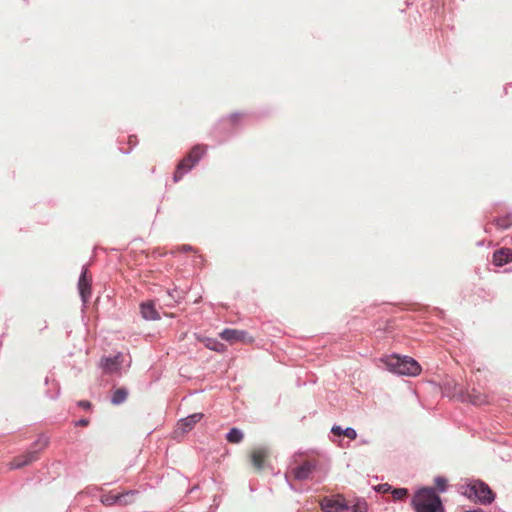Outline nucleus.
I'll return each instance as SVG.
<instances>
[{
	"mask_svg": "<svg viewBox=\"0 0 512 512\" xmlns=\"http://www.w3.org/2000/svg\"><path fill=\"white\" fill-rule=\"evenodd\" d=\"M368 511V504L363 498L356 499L355 503L351 506H349L346 503L345 512H367Z\"/></svg>",
	"mask_w": 512,
	"mask_h": 512,
	"instance_id": "16",
	"label": "nucleus"
},
{
	"mask_svg": "<svg viewBox=\"0 0 512 512\" xmlns=\"http://www.w3.org/2000/svg\"><path fill=\"white\" fill-rule=\"evenodd\" d=\"M459 490L463 496L483 505L490 504L495 499V493L482 480H471L461 485Z\"/></svg>",
	"mask_w": 512,
	"mask_h": 512,
	"instance_id": "1",
	"label": "nucleus"
},
{
	"mask_svg": "<svg viewBox=\"0 0 512 512\" xmlns=\"http://www.w3.org/2000/svg\"><path fill=\"white\" fill-rule=\"evenodd\" d=\"M87 273L88 268L83 266L81 275L78 280V291L84 307L88 303L91 296V278L88 277Z\"/></svg>",
	"mask_w": 512,
	"mask_h": 512,
	"instance_id": "6",
	"label": "nucleus"
},
{
	"mask_svg": "<svg viewBox=\"0 0 512 512\" xmlns=\"http://www.w3.org/2000/svg\"><path fill=\"white\" fill-rule=\"evenodd\" d=\"M343 430L344 428H342L340 425H334L332 428H331V432L334 434V435H343Z\"/></svg>",
	"mask_w": 512,
	"mask_h": 512,
	"instance_id": "26",
	"label": "nucleus"
},
{
	"mask_svg": "<svg viewBox=\"0 0 512 512\" xmlns=\"http://www.w3.org/2000/svg\"><path fill=\"white\" fill-rule=\"evenodd\" d=\"M393 498L396 500L402 499L404 496L407 495V489L405 488H398L394 489L392 492Z\"/></svg>",
	"mask_w": 512,
	"mask_h": 512,
	"instance_id": "24",
	"label": "nucleus"
},
{
	"mask_svg": "<svg viewBox=\"0 0 512 512\" xmlns=\"http://www.w3.org/2000/svg\"><path fill=\"white\" fill-rule=\"evenodd\" d=\"M320 507L324 512H345L346 501L341 494L336 497H324L320 501Z\"/></svg>",
	"mask_w": 512,
	"mask_h": 512,
	"instance_id": "5",
	"label": "nucleus"
},
{
	"mask_svg": "<svg viewBox=\"0 0 512 512\" xmlns=\"http://www.w3.org/2000/svg\"><path fill=\"white\" fill-rule=\"evenodd\" d=\"M100 501L107 506L118 504V494H113L112 492L103 494L100 497Z\"/></svg>",
	"mask_w": 512,
	"mask_h": 512,
	"instance_id": "21",
	"label": "nucleus"
},
{
	"mask_svg": "<svg viewBox=\"0 0 512 512\" xmlns=\"http://www.w3.org/2000/svg\"><path fill=\"white\" fill-rule=\"evenodd\" d=\"M37 458V450H32V451H28L27 453H25L24 455L20 456V457H17L15 458L11 463H10V468L11 469H19V468H22L28 464H30L31 462H33L34 460H36Z\"/></svg>",
	"mask_w": 512,
	"mask_h": 512,
	"instance_id": "10",
	"label": "nucleus"
},
{
	"mask_svg": "<svg viewBox=\"0 0 512 512\" xmlns=\"http://www.w3.org/2000/svg\"><path fill=\"white\" fill-rule=\"evenodd\" d=\"M123 355L118 353L113 357H104L101 359V367L106 373H117L121 370Z\"/></svg>",
	"mask_w": 512,
	"mask_h": 512,
	"instance_id": "8",
	"label": "nucleus"
},
{
	"mask_svg": "<svg viewBox=\"0 0 512 512\" xmlns=\"http://www.w3.org/2000/svg\"><path fill=\"white\" fill-rule=\"evenodd\" d=\"M361 443H362V444H367V443H368V441H366V440H362V441H361Z\"/></svg>",
	"mask_w": 512,
	"mask_h": 512,
	"instance_id": "37",
	"label": "nucleus"
},
{
	"mask_svg": "<svg viewBox=\"0 0 512 512\" xmlns=\"http://www.w3.org/2000/svg\"><path fill=\"white\" fill-rule=\"evenodd\" d=\"M142 317L146 320H158L160 319L159 313L155 309L153 302H145L140 307Z\"/></svg>",
	"mask_w": 512,
	"mask_h": 512,
	"instance_id": "14",
	"label": "nucleus"
},
{
	"mask_svg": "<svg viewBox=\"0 0 512 512\" xmlns=\"http://www.w3.org/2000/svg\"><path fill=\"white\" fill-rule=\"evenodd\" d=\"M128 396V391L125 388L116 389L111 397V402L115 405L122 404Z\"/></svg>",
	"mask_w": 512,
	"mask_h": 512,
	"instance_id": "19",
	"label": "nucleus"
},
{
	"mask_svg": "<svg viewBox=\"0 0 512 512\" xmlns=\"http://www.w3.org/2000/svg\"><path fill=\"white\" fill-rule=\"evenodd\" d=\"M466 512H479V510H469V511H466Z\"/></svg>",
	"mask_w": 512,
	"mask_h": 512,
	"instance_id": "38",
	"label": "nucleus"
},
{
	"mask_svg": "<svg viewBox=\"0 0 512 512\" xmlns=\"http://www.w3.org/2000/svg\"><path fill=\"white\" fill-rule=\"evenodd\" d=\"M203 418V414L202 413H194V414H191L183 419H181L179 421V428L183 431V432H188L190 431L196 423H198L201 419Z\"/></svg>",
	"mask_w": 512,
	"mask_h": 512,
	"instance_id": "12",
	"label": "nucleus"
},
{
	"mask_svg": "<svg viewBox=\"0 0 512 512\" xmlns=\"http://www.w3.org/2000/svg\"><path fill=\"white\" fill-rule=\"evenodd\" d=\"M221 339L229 342V343H236V342H245V343H251L253 341L252 337L249 336V334L244 330H238V329H230L226 328L220 333Z\"/></svg>",
	"mask_w": 512,
	"mask_h": 512,
	"instance_id": "7",
	"label": "nucleus"
},
{
	"mask_svg": "<svg viewBox=\"0 0 512 512\" xmlns=\"http://www.w3.org/2000/svg\"><path fill=\"white\" fill-rule=\"evenodd\" d=\"M88 423H89V421L87 419H80L79 421H77L76 425L87 426Z\"/></svg>",
	"mask_w": 512,
	"mask_h": 512,
	"instance_id": "30",
	"label": "nucleus"
},
{
	"mask_svg": "<svg viewBox=\"0 0 512 512\" xmlns=\"http://www.w3.org/2000/svg\"><path fill=\"white\" fill-rule=\"evenodd\" d=\"M417 369H418V375H419L421 373V370H422V368H421L419 363H418Z\"/></svg>",
	"mask_w": 512,
	"mask_h": 512,
	"instance_id": "36",
	"label": "nucleus"
},
{
	"mask_svg": "<svg viewBox=\"0 0 512 512\" xmlns=\"http://www.w3.org/2000/svg\"><path fill=\"white\" fill-rule=\"evenodd\" d=\"M410 505L416 511V492L411 497Z\"/></svg>",
	"mask_w": 512,
	"mask_h": 512,
	"instance_id": "29",
	"label": "nucleus"
},
{
	"mask_svg": "<svg viewBox=\"0 0 512 512\" xmlns=\"http://www.w3.org/2000/svg\"><path fill=\"white\" fill-rule=\"evenodd\" d=\"M436 493H445L448 490V480L443 476H436L434 478Z\"/></svg>",
	"mask_w": 512,
	"mask_h": 512,
	"instance_id": "20",
	"label": "nucleus"
},
{
	"mask_svg": "<svg viewBox=\"0 0 512 512\" xmlns=\"http://www.w3.org/2000/svg\"><path fill=\"white\" fill-rule=\"evenodd\" d=\"M315 469V464L311 461H305L300 466L295 467L291 470L296 480H307L311 477L312 472Z\"/></svg>",
	"mask_w": 512,
	"mask_h": 512,
	"instance_id": "9",
	"label": "nucleus"
},
{
	"mask_svg": "<svg viewBox=\"0 0 512 512\" xmlns=\"http://www.w3.org/2000/svg\"><path fill=\"white\" fill-rule=\"evenodd\" d=\"M137 490H128L118 494V505L127 506L135 501Z\"/></svg>",
	"mask_w": 512,
	"mask_h": 512,
	"instance_id": "15",
	"label": "nucleus"
},
{
	"mask_svg": "<svg viewBox=\"0 0 512 512\" xmlns=\"http://www.w3.org/2000/svg\"><path fill=\"white\" fill-rule=\"evenodd\" d=\"M381 363L388 371L400 376L416 375V360L398 354L389 355L381 359Z\"/></svg>",
	"mask_w": 512,
	"mask_h": 512,
	"instance_id": "2",
	"label": "nucleus"
},
{
	"mask_svg": "<svg viewBox=\"0 0 512 512\" xmlns=\"http://www.w3.org/2000/svg\"><path fill=\"white\" fill-rule=\"evenodd\" d=\"M418 512H445V506L436 490L430 486L418 488Z\"/></svg>",
	"mask_w": 512,
	"mask_h": 512,
	"instance_id": "3",
	"label": "nucleus"
},
{
	"mask_svg": "<svg viewBox=\"0 0 512 512\" xmlns=\"http://www.w3.org/2000/svg\"><path fill=\"white\" fill-rule=\"evenodd\" d=\"M484 245V240L477 242V246L481 247Z\"/></svg>",
	"mask_w": 512,
	"mask_h": 512,
	"instance_id": "35",
	"label": "nucleus"
},
{
	"mask_svg": "<svg viewBox=\"0 0 512 512\" xmlns=\"http://www.w3.org/2000/svg\"><path fill=\"white\" fill-rule=\"evenodd\" d=\"M244 438L243 432L238 428H231L229 432L226 434V440L229 443L238 444Z\"/></svg>",
	"mask_w": 512,
	"mask_h": 512,
	"instance_id": "18",
	"label": "nucleus"
},
{
	"mask_svg": "<svg viewBox=\"0 0 512 512\" xmlns=\"http://www.w3.org/2000/svg\"><path fill=\"white\" fill-rule=\"evenodd\" d=\"M78 405L84 409L90 408L91 404L88 401H79Z\"/></svg>",
	"mask_w": 512,
	"mask_h": 512,
	"instance_id": "28",
	"label": "nucleus"
},
{
	"mask_svg": "<svg viewBox=\"0 0 512 512\" xmlns=\"http://www.w3.org/2000/svg\"><path fill=\"white\" fill-rule=\"evenodd\" d=\"M512 261V250L501 248L493 253V263L496 266H503Z\"/></svg>",
	"mask_w": 512,
	"mask_h": 512,
	"instance_id": "11",
	"label": "nucleus"
},
{
	"mask_svg": "<svg viewBox=\"0 0 512 512\" xmlns=\"http://www.w3.org/2000/svg\"><path fill=\"white\" fill-rule=\"evenodd\" d=\"M391 489V486L387 483H384V484H380L378 485V487L376 488V490L378 492H382V493H386L388 492L389 490Z\"/></svg>",
	"mask_w": 512,
	"mask_h": 512,
	"instance_id": "27",
	"label": "nucleus"
},
{
	"mask_svg": "<svg viewBox=\"0 0 512 512\" xmlns=\"http://www.w3.org/2000/svg\"><path fill=\"white\" fill-rule=\"evenodd\" d=\"M182 249H183V251L187 252V251H191L192 247L189 245H184Z\"/></svg>",
	"mask_w": 512,
	"mask_h": 512,
	"instance_id": "31",
	"label": "nucleus"
},
{
	"mask_svg": "<svg viewBox=\"0 0 512 512\" xmlns=\"http://www.w3.org/2000/svg\"><path fill=\"white\" fill-rule=\"evenodd\" d=\"M205 151L206 147L203 145L194 146L188 156L178 164L173 177L174 181H180L184 174L190 171L191 168L202 158Z\"/></svg>",
	"mask_w": 512,
	"mask_h": 512,
	"instance_id": "4",
	"label": "nucleus"
},
{
	"mask_svg": "<svg viewBox=\"0 0 512 512\" xmlns=\"http://www.w3.org/2000/svg\"><path fill=\"white\" fill-rule=\"evenodd\" d=\"M469 398H470V402L474 405H482L483 403H485V399L480 394L479 395L471 394V395H469Z\"/></svg>",
	"mask_w": 512,
	"mask_h": 512,
	"instance_id": "25",
	"label": "nucleus"
},
{
	"mask_svg": "<svg viewBox=\"0 0 512 512\" xmlns=\"http://www.w3.org/2000/svg\"><path fill=\"white\" fill-rule=\"evenodd\" d=\"M285 478H286V480H287V481H289V480H288V475H285ZM288 483H289L290 488H291L292 490H294L293 485H292L290 482H288Z\"/></svg>",
	"mask_w": 512,
	"mask_h": 512,
	"instance_id": "33",
	"label": "nucleus"
},
{
	"mask_svg": "<svg viewBox=\"0 0 512 512\" xmlns=\"http://www.w3.org/2000/svg\"><path fill=\"white\" fill-rule=\"evenodd\" d=\"M268 455V450L264 447L256 448L251 456L252 464L258 470L264 467V460Z\"/></svg>",
	"mask_w": 512,
	"mask_h": 512,
	"instance_id": "13",
	"label": "nucleus"
},
{
	"mask_svg": "<svg viewBox=\"0 0 512 512\" xmlns=\"http://www.w3.org/2000/svg\"><path fill=\"white\" fill-rule=\"evenodd\" d=\"M205 345L210 350H214V351H217V352H221V351L224 350V345L222 343L218 342L217 340L212 339V338H207Z\"/></svg>",
	"mask_w": 512,
	"mask_h": 512,
	"instance_id": "22",
	"label": "nucleus"
},
{
	"mask_svg": "<svg viewBox=\"0 0 512 512\" xmlns=\"http://www.w3.org/2000/svg\"><path fill=\"white\" fill-rule=\"evenodd\" d=\"M343 435L351 440H354L357 437V432L352 427H346L343 430Z\"/></svg>",
	"mask_w": 512,
	"mask_h": 512,
	"instance_id": "23",
	"label": "nucleus"
},
{
	"mask_svg": "<svg viewBox=\"0 0 512 512\" xmlns=\"http://www.w3.org/2000/svg\"><path fill=\"white\" fill-rule=\"evenodd\" d=\"M238 116H239V114H232V115L230 116V118H231V120H234V119H235L236 117H238Z\"/></svg>",
	"mask_w": 512,
	"mask_h": 512,
	"instance_id": "34",
	"label": "nucleus"
},
{
	"mask_svg": "<svg viewBox=\"0 0 512 512\" xmlns=\"http://www.w3.org/2000/svg\"><path fill=\"white\" fill-rule=\"evenodd\" d=\"M484 231H485V233H490L491 229L488 226H485L484 227Z\"/></svg>",
	"mask_w": 512,
	"mask_h": 512,
	"instance_id": "32",
	"label": "nucleus"
},
{
	"mask_svg": "<svg viewBox=\"0 0 512 512\" xmlns=\"http://www.w3.org/2000/svg\"><path fill=\"white\" fill-rule=\"evenodd\" d=\"M493 224L501 230L509 229L512 226V213H507L504 216L495 218Z\"/></svg>",
	"mask_w": 512,
	"mask_h": 512,
	"instance_id": "17",
	"label": "nucleus"
}]
</instances>
